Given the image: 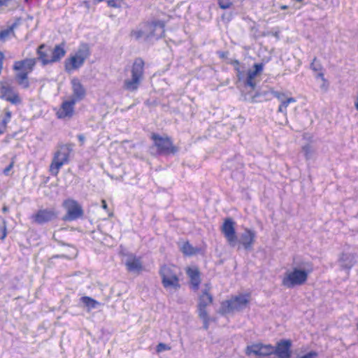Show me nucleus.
<instances>
[{
    "label": "nucleus",
    "instance_id": "6e6552de",
    "mask_svg": "<svg viewBox=\"0 0 358 358\" xmlns=\"http://www.w3.org/2000/svg\"><path fill=\"white\" fill-rule=\"evenodd\" d=\"M212 301L213 297L208 293V289L203 290L199 299L198 313L199 317L202 320L204 327L206 329L208 328L212 321V319L208 316V313L206 310L207 306L210 305Z\"/></svg>",
    "mask_w": 358,
    "mask_h": 358
},
{
    "label": "nucleus",
    "instance_id": "a878e982",
    "mask_svg": "<svg viewBox=\"0 0 358 358\" xmlns=\"http://www.w3.org/2000/svg\"><path fill=\"white\" fill-rule=\"evenodd\" d=\"M181 251L187 255H192L195 254L196 250L189 243L185 242L180 245Z\"/></svg>",
    "mask_w": 358,
    "mask_h": 358
},
{
    "label": "nucleus",
    "instance_id": "423d86ee",
    "mask_svg": "<svg viewBox=\"0 0 358 358\" xmlns=\"http://www.w3.org/2000/svg\"><path fill=\"white\" fill-rule=\"evenodd\" d=\"M143 62L136 59L130 70V76L124 81V88L129 91H134L138 89L143 76Z\"/></svg>",
    "mask_w": 358,
    "mask_h": 358
},
{
    "label": "nucleus",
    "instance_id": "473e14b6",
    "mask_svg": "<svg viewBox=\"0 0 358 358\" xmlns=\"http://www.w3.org/2000/svg\"><path fill=\"white\" fill-rule=\"evenodd\" d=\"M148 31L149 33V36H153L159 37L163 35V33L161 35L156 34L157 32H159V29L157 27H155V26H153L151 29H148Z\"/></svg>",
    "mask_w": 358,
    "mask_h": 358
},
{
    "label": "nucleus",
    "instance_id": "4468645a",
    "mask_svg": "<svg viewBox=\"0 0 358 358\" xmlns=\"http://www.w3.org/2000/svg\"><path fill=\"white\" fill-rule=\"evenodd\" d=\"M0 97L14 104L18 103L21 101L17 92L7 83L1 84Z\"/></svg>",
    "mask_w": 358,
    "mask_h": 358
},
{
    "label": "nucleus",
    "instance_id": "39448f33",
    "mask_svg": "<svg viewBox=\"0 0 358 358\" xmlns=\"http://www.w3.org/2000/svg\"><path fill=\"white\" fill-rule=\"evenodd\" d=\"M90 49L87 45L80 46L75 52L65 60L64 66L68 72L76 71L80 68L85 59L90 56Z\"/></svg>",
    "mask_w": 358,
    "mask_h": 358
},
{
    "label": "nucleus",
    "instance_id": "412c9836",
    "mask_svg": "<svg viewBox=\"0 0 358 358\" xmlns=\"http://www.w3.org/2000/svg\"><path fill=\"white\" fill-rule=\"evenodd\" d=\"M354 255L348 251L342 252L338 259L340 266L343 268H350L354 264Z\"/></svg>",
    "mask_w": 358,
    "mask_h": 358
},
{
    "label": "nucleus",
    "instance_id": "2f4dec72",
    "mask_svg": "<svg viewBox=\"0 0 358 358\" xmlns=\"http://www.w3.org/2000/svg\"><path fill=\"white\" fill-rule=\"evenodd\" d=\"M169 350H170V348L164 343H159L157 345V346L156 348V351L158 353L164 352V351H166Z\"/></svg>",
    "mask_w": 358,
    "mask_h": 358
},
{
    "label": "nucleus",
    "instance_id": "393cba45",
    "mask_svg": "<svg viewBox=\"0 0 358 358\" xmlns=\"http://www.w3.org/2000/svg\"><path fill=\"white\" fill-rule=\"evenodd\" d=\"M315 152V148L310 144H307L302 148V152L306 159H312L314 157Z\"/></svg>",
    "mask_w": 358,
    "mask_h": 358
},
{
    "label": "nucleus",
    "instance_id": "1a4fd4ad",
    "mask_svg": "<svg viewBox=\"0 0 358 358\" xmlns=\"http://www.w3.org/2000/svg\"><path fill=\"white\" fill-rule=\"evenodd\" d=\"M62 206L66 212L65 220H74L83 215L82 207L76 200L67 199L63 201Z\"/></svg>",
    "mask_w": 358,
    "mask_h": 358
},
{
    "label": "nucleus",
    "instance_id": "4c0bfd02",
    "mask_svg": "<svg viewBox=\"0 0 358 358\" xmlns=\"http://www.w3.org/2000/svg\"><path fill=\"white\" fill-rule=\"evenodd\" d=\"M278 110L281 113H286L287 112V107L285 105V103H280V105L279 106V108H278Z\"/></svg>",
    "mask_w": 358,
    "mask_h": 358
},
{
    "label": "nucleus",
    "instance_id": "0eeeda50",
    "mask_svg": "<svg viewBox=\"0 0 358 358\" xmlns=\"http://www.w3.org/2000/svg\"><path fill=\"white\" fill-rule=\"evenodd\" d=\"M35 64V59H27L23 61L16 62L14 64L16 79L18 83L24 88H27L29 86L27 76L32 71Z\"/></svg>",
    "mask_w": 358,
    "mask_h": 358
},
{
    "label": "nucleus",
    "instance_id": "7c9ffc66",
    "mask_svg": "<svg viewBox=\"0 0 358 358\" xmlns=\"http://www.w3.org/2000/svg\"><path fill=\"white\" fill-rule=\"evenodd\" d=\"M317 353L315 351H310L303 355H298L296 358H317Z\"/></svg>",
    "mask_w": 358,
    "mask_h": 358
},
{
    "label": "nucleus",
    "instance_id": "dca6fc26",
    "mask_svg": "<svg viewBox=\"0 0 358 358\" xmlns=\"http://www.w3.org/2000/svg\"><path fill=\"white\" fill-rule=\"evenodd\" d=\"M123 262L129 272L138 273L143 270V264L141 259L132 254L125 255Z\"/></svg>",
    "mask_w": 358,
    "mask_h": 358
},
{
    "label": "nucleus",
    "instance_id": "9d476101",
    "mask_svg": "<svg viewBox=\"0 0 358 358\" xmlns=\"http://www.w3.org/2000/svg\"><path fill=\"white\" fill-rule=\"evenodd\" d=\"M153 26L157 27L159 29V32L156 34L157 35H161L162 33H164V23L161 21H157L141 24V26L132 30L131 36L132 38L136 39H138L143 37H149L148 29H151Z\"/></svg>",
    "mask_w": 358,
    "mask_h": 358
},
{
    "label": "nucleus",
    "instance_id": "20e7f679",
    "mask_svg": "<svg viewBox=\"0 0 358 358\" xmlns=\"http://www.w3.org/2000/svg\"><path fill=\"white\" fill-rule=\"evenodd\" d=\"M178 269L174 265H164L162 266L159 274L162 282L165 289L168 290L176 289L180 287L178 276Z\"/></svg>",
    "mask_w": 358,
    "mask_h": 358
},
{
    "label": "nucleus",
    "instance_id": "bb28decb",
    "mask_svg": "<svg viewBox=\"0 0 358 358\" xmlns=\"http://www.w3.org/2000/svg\"><path fill=\"white\" fill-rule=\"evenodd\" d=\"M317 79L320 80L321 82L320 87L323 90H327L329 87V83L327 80L324 78V74L322 72H318L316 76Z\"/></svg>",
    "mask_w": 358,
    "mask_h": 358
},
{
    "label": "nucleus",
    "instance_id": "2eb2a0df",
    "mask_svg": "<svg viewBox=\"0 0 358 358\" xmlns=\"http://www.w3.org/2000/svg\"><path fill=\"white\" fill-rule=\"evenodd\" d=\"M292 342L290 340L283 339L278 341L274 346V355L277 358H290Z\"/></svg>",
    "mask_w": 358,
    "mask_h": 358
},
{
    "label": "nucleus",
    "instance_id": "7ed1b4c3",
    "mask_svg": "<svg viewBox=\"0 0 358 358\" xmlns=\"http://www.w3.org/2000/svg\"><path fill=\"white\" fill-rule=\"evenodd\" d=\"M65 54V45L63 43L56 45L54 48L41 45L38 49V59L43 64L57 62L64 57Z\"/></svg>",
    "mask_w": 358,
    "mask_h": 358
},
{
    "label": "nucleus",
    "instance_id": "e433bc0d",
    "mask_svg": "<svg viewBox=\"0 0 358 358\" xmlns=\"http://www.w3.org/2000/svg\"><path fill=\"white\" fill-rule=\"evenodd\" d=\"M13 0H0V7L8 6Z\"/></svg>",
    "mask_w": 358,
    "mask_h": 358
},
{
    "label": "nucleus",
    "instance_id": "79ce46f5",
    "mask_svg": "<svg viewBox=\"0 0 358 358\" xmlns=\"http://www.w3.org/2000/svg\"><path fill=\"white\" fill-rule=\"evenodd\" d=\"M101 203H102V208H103L104 210H107V208H108V206H107V204H106V201H105V200H102Z\"/></svg>",
    "mask_w": 358,
    "mask_h": 358
},
{
    "label": "nucleus",
    "instance_id": "f704fd0d",
    "mask_svg": "<svg viewBox=\"0 0 358 358\" xmlns=\"http://www.w3.org/2000/svg\"><path fill=\"white\" fill-rule=\"evenodd\" d=\"M108 4L112 7H118L120 6V2L117 0H108Z\"/></svg>",
    "mask_w": 358,
    "mask_h": 358
},
{
    "label": "nucleus",
    "instance_id": "f257e3e1",
    "mask_svg": "<svg viewBox=\"0 0 358 358\" xmlns=\"http://www.w3.org/2000/svg\"><path fill=\"white\" fill-rule=\"evenodd\" d=\"M312 268L308 263L296 264L287 269L282 278V285L287 288H293L304 285Z\"/></svg>",
    "mask_w": 358,
    "mask_h": 358
},
{
    "label": "nucleus",
    "instance_id": "f8f14e48",
    "mask_svg": "<svg viewBox=\"0 0 358 358\" xmlns=\"http://www.w3.org/2000/svg\"><path fill=\"white\" fill-rule=\"evenodd\" d=\"M236 223L230 218L226 219L221 227V231L231 246H235L238 242L236 234Z\"/></svg>",
    "mask_w": 358,
    "mask_h": 358
},
{
    "label": "nucleus",
    "instance_id": "49530a36",
    "mask_svg": "<svg viewBox=\"0 0 358 358\" xmlns=\"http://www.w3.org/2000/svg\"><path fill=\"white\" fill-rule=\"evenodd\" d=\"M357 329H358V322H357Z\"/></svg>",
    "mask_w": 358,
    "mask_h": 358
},
{
    "label": "nucleus",
    "instance_id": "6ab92c4d",
    "mask_svg": "<svg viewBox=\"0 0 358 358\" xmlns=\"http://www.w3.org/2000/svg\"><path fill=\"white\" fill-rule=\"evenodd\" d=\"M76 101L71 99L64 101L61 107L57 111L58 118L64 119L71 117L74 112V105Z\"/></svg>",
    "mask_w": 358,
    "mask_h": 358
},
{
    "label": "nucleus",
    "instance_id": "ddd939ff",
    "mask_svg": "<svg viewBox=\"0 0 358 358\" xmlns=\"http://www.w3.org/2000/svg\"><path fill=\"white\" fill-rule=\"evenodd\" d=\"M152 140L159 153H171L176 152L170 138L166 136L152 135Z\"/></svg>",
    "mask_w": 358,
    "mask_h": 358
},
{
    "label": "nucleus",
    "instance_id": "4be33fe9",
    "mask_svg": "<svg viewBox=\"0 0 358 358\" xmlns=\"http://www.w3.org/2000/svg\"><path fill=\"white\" fill-rule=\"evenodd\" d=\"M263 64H255L254 65V69H251L248 72L247 76V84L252 87H255V83L253 82V80L263 70Z\"/></svg>",
    "mask_w": 358,
    "mask_h": 358
},
{
    "label": "nucleus",
    "instance_id": "c03bdc74",
    "mask_svg": "<svg viewBox=\"0 0 358 358\" xmlns=\"http://www.w3.org/2000/svg\"><path fill=\"white\" fill-rule=\"evenodd\" d=\"M287 6H281V9L282 10H285V9H287Z\"/></svg>",
    "mask_w": 358,
    "mask_h": 358
},
{
    "label": "nucleus",
    "instance_id": "c756f323",
    "mask_svg": "<svg viewBox=\"0 0 358 358\" xmlns=\"http://www.w3.org/2000/svg\"><path fill=\"white\" fill-rule=\"evenodd\" d=\"M218 4L222 9H227L230 8L231 2L229 0H218Z\"/></svg>",
    "mask_w": 358,
    "mask_h": 358
},
{
    "label": "nucleus",
    "instance_id": "f3484780",
    "mask_svg": "<svg viewBox=\"0 0 358 358\" xmlns=\"http://www.w3.org/2000/svg\"><path fill=\"white\" fill-rule=\"evenodd\" d=\"M72 96L70 99L78 102L83 99L86 94V91L80 80L77 78H73L71 81Z\"/></svg>",
    "mask_w": 358,
    "mask_h": 358
},
{
    "label": "nucleus",
    "instance_id": "58836bf2",
    "mask_svg": "<svg viewBox=\"0 0 358 358\" xmlns=\"http://www.w3.org/2000/svg\"><path fill=\"white\" fill-rule=\"evenodd\" d=\"M272 94H273L276 98H278L279 100H280V101H281V100H282V94H280V93H279V92H274V91H273V92H272Z\"/></svg>",
    "mask_w": 358,
    "mask_h": 358
},
{
    "label": "nucleus",
    "instance_id": "c85d7f7f",
    "mask_svg": "<svg viewBox=\"0 0 358 358\" xmlns=\"http://www.w3.org/2000/svg\"><path fill=\"white\" fill-rule=\"evenodd\" d=\"M10 117H11V113L10 111L6 110L5 112L4 116L0 119V124L3 125L5 127H6L8 122L10 120Z\"/></svg>",
    "mask_w": 358,
    "mask_h": 358
},
{
    "label": "nucleus",
    "instance_id": "a18cd8bd",
    "mask_svg": "<svg viewBox=\"0 0 358 358\" xmlns=\"http://www.w3.org/2000/svg\"><path fill=\"white\" fill-rule=\"evenodd\" d=\"M312 68H313V70H315V71H316V70H317V69L314 66V64H312Z\"/></svg>",
    "mask_w": 358,
    "mask_h": 358
},
{
    "label": "nucleus",
    "instance_id": "aec40b11",
    "mask_svg": "<svg viewBox=\"0 0 358 358\" xmlns=\"http://www.w3.org/2000/svg\"><path fill=\"white\" fill-rule=\"evenodd\" d=\"M56 217V213L52 210H41L32 215L34 222L42 224L48 222Z\"/></svg>",
    "mask_w": 358,
    "mask_h": 358
},
{
    "label": "nucleus",
    "instance_id": "72a5a7b5",
    "mask_svg": "<svg viewBox=\"0 0 358 358\" xmlns=\"http://www.w3.org/2000/svg\"><path fill=\"white\" fill-rule=\"evenodd\" d=\"M295 102H296V99L293 97H289V98L287 99L286 100H281V103H285V105L286 106L287 108L290 103H295Z\"/></svg>",
    "mask_w": 358,
    "mask_h": 358
},
{
    "label": "nucleus",
    "instance_id": "cd10ccee",
    "mask_svg": "<svg viewBox=\"0 0 358 358\" xmlns=\"http://www.w3.org/2000/svg\"><path fill=\"white\" fill-rule=\"evenodd\" d=\"M13 34V29L8 28L5 30H3L0 32V40L6 41L8 38H10Z\"/></svg>",
    "mask_w": 358,
    "mask_h": 358
},
{
    "label": "nucleus",
    "instance_id": "5701e85b",
    "mask_svg": "<svg viewBox=\"0 0 358 358\" xmlns=\"http://www.w3.org/2000/svg\"><path fill=\"white\" fill-rule=\"evenodd\" d=\"M187 273L190 279L191 285L197 289L200 283L199 272L196 267L192 266L187 268Z\"/></svg>",
    "mask_w": 358,
    "mask_h": 358
},
{
    "label": "nucleus",
    "instance_id": "b1692460",
    "mask_svg": "<svg viewBox=\"0 0 358 358\" xmlns=\"http://www.w3.org/2000/svg\"><path fill=\"white\" fill-rule=\"evenodd\" d=\"M80 301L87 311L96 308L97 306L100 305L99 301L89 296H82L80 299Z\"/></svg>",
    "mask_w": 358,
    "mask_h": 358
},
{
    "label": "nucleus",
    "instance_id": "ea45409f",
    "mask_svg": "<svg viewBox=\"0 0 358 358\" xmlns=\"http://www.w3.org/2000/svg\"><path fill=\"white\" fill-rule=\"evenodd\" d=\"M6 129V127H5L3 125L0 124V135L3 134Z\"/></svg>",
    "mask_w": 358,
    "mask_h": 358
},
{
    "label": "nucleus",
    "instance_id": "a19ab883",
    "mask_svg": "<svg viewBox=\"0 0 358 358\" xmlns=\"http://www.w3.org/2000/svg\"><path fill=\"white\" fill-rule=\"evenodd\" d=\"M6 227H3V229L2 235H1V239H4V238H6Z\"/></svg>",
    "mask_w": 358,
    "mask_h": 358
},
{
    "label": "nucleus",
    "instance_id": "9b49d317",
    "mask_svg": "<svg viewBox=\"0 0 358 358\" xmlns=\"http://www.w3.org/2000/svg\"><path fill=\"white\" fill-rule=\"evenodd\" d=\"M69 161V152L66 148L58 150L52 159L50 166V172L53 176H57L61 167Z\"/></svg>",
    "mask_w": 358,
    "mask_h": 358
},
{
    "label": "nucleus",
    "instance_id": "a211bd4d",
    "mask_svg": "<svg viewBox=\"0 0 358 358\" xmlns=\"http://www.w3.org/2000/svg\"><path fill=\"white\" fill-rule=\"evenodd\" d=\"M256 237V232L254 230L245 228L241 234L239 242L245 250H250L255 244Z\"/></svg>",
    "mask_w": 358,
    "mask_h": 358
},
{
    "label": "nucleus",
    "instance_id": "c9c22d12",
    "mask_svg": "<svg viewBox=\"0 0 358 358\" xmlns=\"http://www.w3.org/2000/svg\"><path fill=\"white\" fill-rule=\"evenodd\" d=\"M234 68L237 71V76H238L239 79L241 78V72L239 69V63L236 61L234 63Z\"/></svg>",
    "mask_w": 358,
    "mask_h": 358
},
{
    "label": "nucleus",
    "instance_id": "f03ea898",
    "mask_svg": "<svg viewBox=\"0 0 358 358\" xmlns=\"http://www.w3.org/2000/svg\"><path fill=\"white\" fill-rule=\"evenodd\" d=\"M250 300V296L248 294L231 296L221 303L218 313L227 315L234 313L235 311H239L248 306Z\"/></svg>",
    "mask_w": 358,
    "mask_h": 358
},
{
    "label": "nucleus",
    "instance_id": "37998d69",
    "mask_svg": "<svg viewBox=\"0 0 358 358\" xmlns=\"http://www.w3.org/2000/svg\"><path fill=\"white\" fill-rule=\"evenodd\" d=\"M11 167H12V164H11V165H10V166H9L8 168L4 170V172H5V173H7L8 171H10V169H11Z\"/></svg>",
    "mask_w": 358,
    "mask_h": 358
}]
</instances>
